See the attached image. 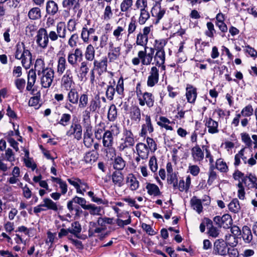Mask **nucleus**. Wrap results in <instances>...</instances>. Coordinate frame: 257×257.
Here are the masks:
<instances>
[{
    "mask_svg": "<svg viewBox=\"0 0 257 257\" xmlns=\"http://www.w3.org/2000/svg\"><path fill=\"white\" fill-rule=\"evenodd\" d=\"M148 48L145 47L144 50L138 52V57L132 59V62L134 65L137 66L141 63L143 65L148 66L152 63L155 50L153 48H150L149 52L147 53V49Z\"/></svg>",
    "mask_w": 257,
    "mask_h": 257,
    "instance_id": "nucleus-1",
    "label": "nucleus"
},
{
    "mask_svg": "<svg viewBox=\"0 0 257 257\" xmlns=\"http://www.w3.org/2000/svg\"><path fill=\"white\" fill-rule=\"evenodd\" d=\"M135 141L134 136L130 130H125L123 133V138L118 144L117 149L119 152H123L127 156L131 147L134 146Z\"/></svg>",
    "mask_w": 257,
    "mask_h": 257,
    "instance_id": "nucleus-2",
    "label": "nucleus"
},
{
    "mask_svg": "<svg viewBox=\"0 0 257 257\" xmlns=\"http://www.w3.org/2000/svg\"><path fill=\"white\" fill-rule=\"evenodd\" d=\"M54 70L51 67L38 74L40 77L41 84L43 87L47 88L51 86L54 78Z\"/></svg>",
    "mask_w": 257,
    "mask_h": 257,
    "instance_id": "nucleus-3",
    "label": "nucleus"
},
{
    "mask_svg": "<svg viewBox=\"0 0 257 257\" xmlns=\"http://www.w3.org/2000/svg\"><path fill=\"white\" fill-rule=\"evenodd\" d=\"M68 183L73 186L76 189L77 194L84 195V193L89 189L87 183L77 177H72L67 179Z\"/></svg>",
    "mask_w": 257,
    "mask_h": 257,
    "instance_id": "nucleus-4",
    "label": "nucleus"
},
{
    "mask_svg": "<svg viewBox=\"0 0 257 257\" xmlns=\"http://www.w3.org/2000/svg\"><path fill=\"white\" fill-rule=\"evenodd\" d=\"M83 57L82 50L79 48H77L72 52L68 53L67 59L71 66L76 67L79 63L82 62Z\"/></svg>",
    "mask_w": 257,
    "mask_h": 257,
    "instance_id": "nucleus-5",
    "label": "nucleus"
},
{
    "mask_svg": "<svg viewBox=\"0 0 257 257\" xmlns=\"http://www.w3.org/2000/svg\"><path fill=\"white\" fill-rule=\"evenodd\" d=\"M74 84L72 71L70 69H67L61 78V87L65 90L68 91L72 89V87Z\"/></svg>",
    "mask_w": 257,
    "mask_h": 257,
    "instance_id": "nucleus-6",
    "label": "nucleus"
},
{
    "mask_svg": "<svg viewBox=\"0 0 257 257\" xmlns=\"http://www.w3.org/2000/svg\"><path fill=\"white\" fill-rule=\"evenodd\" d=\"M233 178L235 180H238L239 182L237 184L238 187V197L240 199L243 200L245 197L244 188L243 185V180L247 178V175L244 176V174L239 170H236L233 174Z\"/></svg>",
    "mask_w": 257,
    "mask_h": 257,
    "instance_id": "nucleus-7",
    "label": "nucleus"
},
{
    "mask_svg": "<svg viewBox=\"0 0 257 257\" xmlns=\"http://www.w3.org/2000/svg\"><path fill=\"white\" fill-rule=\"evenodd\" d=\"M36 42L38 46L43 49H46L49 44L47 31L45 28H41L37 32Z\"/></svg>",
    "mask_w": 257,
    "mask_h": 257,
    "instance_id": "nucleus-8",
    "label": "nucleus"
},
{
    "mask_svg": "<svg viewBox=\"0 0 257 257\" xmlns=\"http://www.w3.org/2000/svg\"><path fill=\"white\" fill-rule=\"evenodd\" d=\"M228 248L227 244L224 239H218L213 243V253L215 255L225 256Z\"/></svg>",
    "mask_w": 257,
    "mask_h": 257,
    "instance_id": "nucleus-9",
    "label": "nucleus"
},
{
    "mask_svg": "<svg viewBox=\"0 0 257 257\" xmlns=\"http://www.w3.org/2000/svg\"><path fill=\"white\" fill-rule=\"evenodd\" d=\"M159 71L156 66L151 67L148 77L147 84L148 86L152 87L156 85L159 82Z\"/></svg>",
    "mask_w": 257,
    "mask_h": 257,
    "instance_id": "nucleus-10",
    "label": "nucleus"
},
{
    "mask_svg": "<svg viewBox=\"0 0 257 257\" xmlns=\"http://www.w3.org/2000/svg\"><path fill=\"white\" fill-rule=\"evenodd\" d=\"M82 128L80 124L78 123H72L69 130L66 132L68 137L73 136L75 139L79 141L82 138Z\"/></svg>",
    "mask_w": 257,
    "mask_h": 257,
    "instance_id": "nucleus-11",
    "label": "nucleus"
},
{
    "mask_svg": "<svg viewBox=\"0 0 257 257\" xmlns=\"http://www.w3.org/2000/svg\"><path fill=\"white\" fill-rule=\"evenodd\" d=\"M155 103V97L154 95L149 92L143 93V96L140 98L139 100L140 105L144 106L145 105L149 108H152L154 106Z\"/></svg>",
    "mask_w": 257,
    "mask_h": 257,
    "instance_id": "nucleus-12",
    "label": "nucleus"
},
{
    "mask_svg": "<svg viewBox=\"0 0 257 257\" xmlns=\"http://www.w3.org/2000/svg\"><path fill=\"white\" fill-rule=\"evenodd\" d=\"M204 149H201L200 147L196 144L191 149V154L192 159L194 162L200 163L204 158Z\"/></svg>",
    "mask_w": 257,
    "mask_h": 257,
    "instance_id": "nucleus-13",
    "label": "nucleus"
},
{
    "mask_svg": "<svg viewBox=\"0 0 257 257\" xmlns=\"http://www.w3.org/2000/svg\"><path fill=\"white\" fill-rule=\"evenodd\" d=\"M117 130L116 126H111V130L106 131L102 136V144L104 147L110 148L113 144V128Z\"/></svg>",
    "mask_w": 257,
    "mask_h": 257,
    "instance_id": "nucleus-14",
    "label": "nucleus"
},
{
    "mask_svg": "<svg viewBox=\"0 0 257 257\" xmlns=\"http://www.w3.org/2000/svg\"><path fill=\"white\" fill-rule=\"evenodd\" d=\"M94 140L92 138V127L87 123L83 135V143L87 148L92 146Z\"/></svg>",
    "mask_w": 257,
    "mask_h": 257,
    "instance_id": "nucleus-15",
    "label": "nucleus"
},
{
    "mask_svg": "<svg viewBox=\"0 0 257 257\" xmlns=\"http://www.w3.org/2000/svg\"><path fill=\"white\" fill-rule=\"evenodd\" d=\"M152 16L155 18V24H158L166 13V10L161 5L153 6L151 10Z\"/></svg>",
    "mask_w": 257,
    "mask_h": 257,
    "instance_id": "nucleus-16",
    "label": "nucleus"
},
{
    "mask_svg": "<svg viewBox=\"0 0 257 257\" xmlns=\"http://www.w3.org/2000/svg\"><path fill=\"white\" fill-rule=\"evenodd\" d=\"M185 95L188 102L194 103L197 96L196 88L191 84H187L186 87Z\"/></svg>",
    "mask_w": 257,
    "mask_h": 257,
    "instance_id": "nucleus-17",
    "label": "nucleus"
},
{
    "mask_svg": "<svg viewBox=\"0 0 257 257\" xmlns=\"http://www.w3.org/2000/svg\"><path fill=\"white\" fill-rule=\"evenodd\" d=\"M154 132L153 125L151 122L150 116L146 115L145 123L142 125L141 131L140 136L142 137H145L148 133H152Z\"/></svg>",
    "mask_w": 257,
    "mask_h": 257,
    "instance_id": "nucleus-18",
    "label": "nucleus"
},
{
    "mask_svg": "<svg viewBox=\"0 0 257 257\" xmlns=\"http://www.w3.org/2000/svg\"><path fill=\"white\" fill-rule=\"evenodd\" d=\"M154 58L156 67H161L163 70L165 69L164 63L165 62V52L164 50H156L155 54H154Z\"/></svg>",
    "mask_w": 257,
    "mask_h": 257,
    "instance_id": "nucleus-19",
    "label": "nucleus"
},
{
    "mask_svg": "<svg viewBox=\"0 0 257 257\" xmlns=\"http://www.w3.org/2000/svg\"><path fill=\"white\" fill-rule=\"evenodd\" d=\"M137 155L142 158L143 160H146L149 157L150 151L148 146L144 143H139L136 146Z\"/></svg>",
    "mask_w": 257,
    "mask_h": 257,
    "instance_id": "nucleus-20",
    "label": "nucleus"
},
{
    "mask_svg": "<svg viewBox=\"0 0 257 257\" xmlns=\"http://www.w3.org/2000/svg\"><path fill=\"white\" fill-rule=\"evenodd\" d=\"M204 122L205 125L208 128V132L211 134H216L219 132L218 122L214 120L212 118H205Z\"/></svg>",
    "mask_w": 257,
    "mask_h": 257,
    "instance_id": "nucleus-21",
    "label": "nucleus"
},
{
    "mask_svg": "<svg viewBox=\"0 0 257 257\" xmlns=\"http://www.w3.org/2000/svg\"><path fill=\"white\" fill-rule=\"evenodd\" d=\"M17 59L21 60L22 65L25 68L29 69L32 64V54L28 49H26L25 51H23L21 58Z\"/></svg>",
    "mask_w": 257,
    "mask_h": 257,
    "instance_id": "nucleus-22",
    "label": "nucleus"
},
{
    "mask_svg": "<svg viewBox=\"0 0 257 257\" xmlns=\"http://www.w3.org/2000/svg\"><path fill=\"white\" fill-rule=\"evenodd\" d=\"M59 11L58 4L53 0H49L46 3V12L50 16L57 14Z\"/></svg>",
    "mask_w": 257,
    "mask_h": 257,
    "instance_id": "nucleus-23",
    "label": "nucleus"
},
{
    "mask_svg": "<svg viewBox=\"0 0 257 257\" xmlns=\"http://www.w3.org/2000/svg\"><path fill=\"white\" fill-rule=\"evenodd\" d=\"M243 182L245 186L248 189H257V178L251 173L247 174V178L244 179Z\"/></svg>",
    "mask_w": 257,
    "mask_h": 257,
    "instance_id": "nucleus-24",
    "label": "nucleus"
},
{
    "mask_svg": "<svg viewBox=\"0 0 257 257\" xmlns=\"http://www.w3.org/2000/svg\"><path fill=\"white\" fill-rule=\"evenodd\" d=\"M89 62L87 61L81 62L78 75L81 81H86L87 80V75L89 70Z\"/></svg>",
    "mask_w": 257,
    "mask_h": 257,
    "instance_id": "nucleus-25",
    "label": "nucleus"
},
{
    "mask_svg": "<svg viewBox=\"0 0 257 257\" xmlns=\"http://www.w3.org/2000/svg\"><path fill=\"white\" fill-rule=\"evenodd\" d=\"M126 183L128 188L132 191H135L138 189L140 186L139 181L135 175L132 173L128 174L126 178Z\"/></svg>",
    "mask_w": 257,
    "mask_h": 257,
    "instance_id": "nucleus-26",
    "label": "nucleus"
},
{
    "mask_svg": "<svg viewBox=\"0 0 257 257\" xmlns=\"http://www.w3.org/2000/svg\"><path fill=\"white\" fill-rule=\"evenodd\" d=\"M67 67L66 59L65 56H59L57 61V73L59 75H62L66 71Z\"/></svg>",
    "mask_w": 257,
    "mask_h": 257,
    "instance_id": "nucleus-27",
    "label": "nucleus"
},
{
    "mask_svg": "<svg viewBox=\"0 0 257 257\" xmlns=\"http://www.w3.org/2000/svg\"><path fill=\"white\" fill-rule=\"evenodd\" d=\"M191 184V178L190 175H188L186 178L185 181L183 178L179 180V182H178L177 189L181 192L185 191L187 192L190 188Z\"/></svg>",
    "mask_w": 257,
    "mask_h": 257,
    "instance_id": "nucleus-28",
    "label": "nucleus"
},
{
    "mask_svg": "<svg viewBox=\"0 0 257 257\" xmlns=\"http://www.w3.org/2000/svg\"><path fill=\"white\" fill-rule=\"evenodd\" d=\"M113 183L118 187L123 185L124 176L120 171H115L111 175Z\"/></svg>",
    "mask_w": 257,
    "mask_h": 257,
    "instance_id": "nucleus-29",
    "label": "nucleus"
},
{
    "mask_svg": "<svg viewBox=\"0 0 257 257\" xmlns=\"http://www.w3.org/2000/svg\"><path fill=\"white\" fill-rule=\"evenodd\" d=\"M98 157V154L94 151H89L87 152L83 158L84 162L86 164L92 165L95 162Z\"/></svg>",
    "mask_w": 257,
    "mask_h": 257,
    "instance_id": "nucleus-30",
    "label": "nucleus"
},
{
    "mask_svg": "<svg viewBox=\"0 0 257 257\" xmlns=\"http://www.w3.org/2000/svg\"><path fill=\"white\" fill-rule=\"evenodd\" d=\"M126 166V162L119 156L115 157L113 162V168L115 171H120Z\"/></svg>",
    "mask_w": 257,
    "mask_h": 257,
    "instance_id": "nucleus-31",
    "label": "nucleus"
},
{
    "mask_svg": "<svg viewBox=\"0 0 257 257\" xmlns=\"http://www.w3.org/2000/svg\"><path fill=\"white\" fill-rule=\"evenodd\" d=\"M43 204L46 207V210H51L57 212L59 210V205L49 198H44L43 200Z\"/></svg>",
    "mask_w": 257,
    "mask_h": 257,
    "instance_id": "nucleus-32",
    "label": "nucleus"
},
{
    "mask_svg": "<svg viewBox=\"0 0 257 257\" xmlns=\"http://www.w3.org/2000/svg\"><path fill=\"white\" fill-rule=\"evenodd\" d=\"M67 99L71 104H76L78 102L79 94L77 90L73 88L68 90Z\"/></svg>",
    "mask_w": 257,
    "mask_h": 257,
    "instance_id": "nucleus-33",
    "label": "nucleus"
},
{
    "mask_svg": "<svg viewBox=\"0 0 257 257\" xmlns=\"http://www.w3.org/2000/svg\"><path fill=\"white\" fill-rule=\"evenodd\" d=\"M36 80V74L35 71L31 70L29 71L28 74V82L26 87L27 91H33L32 87L35 83Z\"/></svg>",
    "mask_w": 257,
    "mask_h": 257,
    "instance_id": "nucleus-34",
    "label": "nucleus"
},
{
    "mask_svg": "<svg viewBox=\"0 0 257 257\" xmlns=\"http://www.w3.org/2000/svg\"><path fill=\"white\" fill-rule=\"evenodd\" d=\"M56 27V32L60 38L65 39L67 33L65 23L63 22H59L57 24Z\"/></svg>",
    "mask_w": 257,
    "mask_h": 257,
    "instance_id": "nucleus-35",
    "label": "nucleus"
},
{
    "mask_svg": "<svg viewBox=\"0 0 257 257\" xmlns=\"http://www.w3.org/2000/svg\"><path fill=\"white\" fill-rule=\"evenodd\" d=\"M245 148L241 149L237 154L235 155L234 165L238 166L240 164V159H242L244 164H247V158L244 155Z\"/></svg>",
    "mask_w": 257,
    "mask_h": 257,
    "instance_id": "nucleus-36",
    "label": "nucleus"
},
{
    "mask_svg": "<svg viewBox=\"0 0 257 257\" xmlns=\"http://www.w3.org/2000/svg\"><path fill=\"white\" fill-rule=\"evenodd\" d=\"M107 61L106 58H103L100 61L94 60L93 62L94 69L100 70L101 72L107 70Z\"/></svg>",
    "mask_w": 257,
    "mask_h": 257,
    "instance_id": "nucleus-37",
    "label": "nucleus"
},
{
    "mask_svg": "<svg viewBox=\"0 0 257 257\" xmlns=\"http://www.w3.org/2000/svg\"><path fill=\"white\" fill-rule=\"evenodd\" d=\"M82 230L80 224L77 222L75 221L71 223V227L68 228L69 233L73 234L75 236L78 237L80 233Z\"/></svg>",
    "mask_w": 257,
    "mask_h": 257,
    "instance_id": "nucleus-38",
    "label": "nucleus"
},
{
    "mask_svg": "<svg viewBox=\"0 0 257 257\" xmlns=\"http://www.w3.org/2000/svg\"><path fill=\"white\" fill-rule=\"evenodd\" d=\"M95 49L91 44H89L86 48L84 56L87 61H92L94 59L95 57Z\"/></svg>",
    "mask_w": 257,
    "mask_h": 257,
    "instance_id": "nucleus-39",
    "label": "nucleus"
},
{
    "mask_svg": "<svg viewBox=\"0 0 257 257\" xmlns=\"http://www.w3.org/2000/svg\"><path fill=\"white\" fill-rule=\"evenodd\" d=\"M242 238L245 243H249L252 239V235L251 230L247 226H244L242 229Z\"/></svg>",
    "mask_w": 257,
    "mask_h": 257,
    "instance_id": "nucleus-40",
    "label": "nucleus"
},
{
    "mask_svg": "<svg viewBox=\"0 0 257 257\" xmlns=\"http://www.w3.org/2000/svg\"><path fill=\"white\" fill-rule=\"evenodd\" d=\"M150 14L148 9L140 10V15L138 18V23L140 25H144L146 22L150 19Z\"/></svg>",
    "mask_w": 257,
    "mask_h": 257,
    "instance_id": "nucleus-41",
    "label": "nucleus"
},
{
    "mask_svg": "<svg viewBox=\"0 0 257 257\" xmlns=\"http://www.w3.org/2000/svg\"><path fill=\"white\" fill-rule=\"evenodd\" d=\"M148 194L150 195L157 196L161 195L159 187L154 184L148 183L146 186Z\"/></svg>",
    "mask_w": 257,
    "mask_h": 257,
    "instance_id": "nucleus-42",
    "label": "nucleus"
},
{
    "mask_svg": "<svg viewBox=\"0 0 257 257\" xmlns=\"http://www.w3.org/2000/svg\"><path fill=\"white\" fill-rule=\"evenodd\" d=\"M148 42V36H145L142 34V32L139 33L136 37V43L137 45L141 46L144 48H148L147 44Z\"/></svg>",
    "mask_w": 257,
    "mask_h": 257,
    "instance_id": "nucleus-43",
    "label": "nucleus"
},
{
    "mask_svg": "<svg viewBox=\"0 0 257 257\" xmlns=\"http://www.w3.org/2000/svg\"><path fill=\"white\" fill-rule=\"evenodd\" d=\"M133 2V0H122L120 4V11L123 13H128L131 11Z\"/></svg>",
    "mask_w": 257,
    "mask_h": 257,
    "instance_id": "nucleus-44",
    "label": "nucleus"
},
{
    "mask_svg": "<svg viewBox=\"0 0 257 257\" xmlns=\"http://www.w3.org/2000/svg\"><path fill=\"white\" fill-rule=\"evenodd\" d=\"M49 68L50 67L46 66L44 59L42 58H38L36 59L35 64V70L37 71L38 74Z\"/></svg>",
    "mask_w": 257,
    "mask_h": 257,
    "instance_id": "nucleus-45",
    "label": "nucleus"
},
{
    "mask_svg": "<svg viewBox=\"0 0 257 257\" xmlns=\"http://www.w3.org/2000/svg\"><path fill=\"white\" fill-rule=\"evenodd\" d=\"M102 208L100 206H97L93 204H87L85 210H88L91 215H101V211Z\"/></svg>",
    "mask_w": 257,
    "mask_h": 257,
    "instance_id": "nucleus-46",
    "label": "nucleus"
},
{
    "mask_svg": "<svg viewBox=\"0 0 257 257\" xmlns=\"http://www.w3.org/2000/svg\"><path fill=\"white\" fill-rule=\"evenodd\" d=\"M191 204L193 209L195 210L198 213H200L203 210V206L201 200L193 197L191 200Z\"/></svg>",
    "mask_w": 257,
    "mask_h": 257,
    "instance_id": "nucleus-47",
    "label": "nucleus"
},
{
    "mask_svg": "<svg viewBox=\"0 0 257 257\" xmlns=\"http://www.w3.org/2000/svg\"><path fill=\"white\" fill-rule=\"evenodd\" d=\"M138 26L137 21L134 17L130 19L127 26V36L133 34L136 30Z\"/></svg>",
    "mask_w": 257,
    "mask_h": 257,
    "instance_id": "nucleus-48",
    "label": "nucleus"
},
{
    "mask_svg": "<svg viewBox=\"0 0 257 257\" xmlns=\"http://www.w3.org/2000/svg\"><path fill=\"white\" fill-rule=\"evenodd\" d=\"M225 242L230 247H235L238 244L237 237L230 234H226L225 236Z\"/></svg>",
    "mask_w": 257,
    "mask_h": 257,
    "instance_id": "nucleus-49",
    "label": "nucleus"
},
{
    "mask_svg": "<svg viewBox=\"0 0 257 257\" xmlns=\"http://www.w3.org/2000/svg\"><path fill=\"white\" fill-rule=\"evenodd\" d=\"M120 55V47H116V48H113V50H110L108 53V58L109 61H113L116 60Z\"/></svg>",
    "mask_w": 257,
    "mask_h": 257,
    "instance_id": "nucleus-50",
    "label": "nucleus"
},
{
    "mask_svg": "<svg viewBox=\"0 0 257 257\" xmlns=\"http://www.w3.org/2000/svg\"><path fill=\"white\" fill-rule=\"evenodd\" d=\"M131 118L132 120L139 121L141 118V110L138 106L133 107L131 111Z\"/></svg>",
    "mask_w": 257,
    "mask_h": 257,
    "instance_id": "nucleus-51",
    "label": "nucleus"
},
{
    "mask_svg": "<svg viewBox=\"0 0 257 257\" xmlns=\"http://www.w3.org/2000/svg\"><path fill=\"white\" fill-rule=\"evenodd\" d=\"M28 16L31 20H37L41 18V10L39 8H33L28 13Z\"/></svg>",
    "mask_w": 257,
    "mask_h": 257,
    "instance_id": "nucleus-52",
    "label": "nucleus"
},
{
    "mask_svg": "<svg viewBox=\"0 0 257 257\" xmlns=\"http://www.w3.org/2000/svg\"><path fill=\"white\" fill-rule=\"evenodd\" d=\"M160 120L158 121L157 124L161 127H164L167 130L172 131L173 128L169 124L171 123L170 120L167 117L161 116L159 118Z\"/></svg>",
    "mask_w": 257,
    "mask_h": 257,
    "instance_id": "nucleus-53",
    "label": "nucleus"
},
{
    "mask_svg": "<svg viewBox=\"0 0 257 257\" xmlns=\"http://www.w3.org/2000/svg\"><path fill=\"white\" fill-rule=\"evenodd\" d=\"M229 210L233 213H237L240 209L239 201L237 199H233L228 205Z\"/></svg>",
    "mask_w": 257,
    "mask_h": 257,
    "instance_id": "nucleus-54",
    "label": "nucleus"
},
{
    "mask_svg": "<svg viewBox=\"0 0 257 257\" xmlns=\"http://www.w3.org/2000/svg\"><path fill=\"white\" fill-rule=\"evenodd\" d=\"M78 107L81 109L85 108L88 103V95L85 93L82 94L79 96Z\"/></svg>",
    "mask_w": 257,
    "mask_h": 257,
    "instance_id": "nucleus-55",
    "label": "nucleus"
},
{
    "mask_svg": "<svg viewBox=\"0 0 257 257\" xmlns=\"http://www.w3.org/2000/svg\"><path fill=\"white\" fill-rule=\"evenodd\" d=\"M88 196L91 198V201L93 202L96 203L98 204H103V205H108V201L106 200H103L100 198H98L94 195L93 192L89 191L87 193Z\"/></svg>",
    "mask_w": 257,
    "mask_h": 257,
    "instance_id": "nucleus-56",
    "label": "nucleus"
},
{
    "mask_svg": "<svg viewBox=\"0 0 257 257\" xmlns=\"http://www.w3.org/2000/svg\"><path fill=\"white\" fill-rule=\"evenodd\" d=\"M117 110L115 105L112 104L110 106L107 118L109 121H113L117 117Z\"/></svg>",
    "mask_w": 257,
    "mask_h": 257,
    "instance_id": "nucleus-57",
    "label": "nucleus"
},
{
    "mask_svg": "<svg viewBox=\"0 0 257 257\" xmlns=\"http://www.w3.org/2000/svg\"><path fill=\"white\" fill-rule=\"evenodd\" d=\"M113 16L112 8L110 5H107L104 9L102 19L106 21H109Z\"/></svg>",
    "mask_w": 257,
    "mask_h": 257,
    "instance_id": "nucleus-58",
    "label": "nucleus"
},
{
    "mask_svg": "<svg viewBox=\"0 0 257 257\" xmlns=\"http://www.w3.org/2000/svg\"><path fill=\"white\" fill-rule=\"evenodd\" d=\"M124 31V28L121 26H117L113 32V36L115 39L116 41H120L122 40L123 32Z\"/></svg>",
    "mask_w": 257,
    "mask_h": 257,
    "instance_id": "nucleus-59",
    "label": "nucleus"
},
{
    "mask_svg": "<svg viewBox=\"0 0 257 257\" xmlns=\"http://www.w3.org/2000/svg\"><path fill=\"white\" fill-rule=\"evenodd\" d=\"M207 233L209 236L213 238H217L219 237L220 230L218 228L211 225V226L207 227Z\"/></svg>",
    "mask_w": 257,
    "mask_h": 257,
    "instance_id": "nucleus-60",
    "label": "nucleus"
},
{
    "mask_svg": "<svg viewBox=\"0 0 257 257\" xmlns=\"http://www.w3.org/2000/svg\"><path fill=\"white\" fill-rule=\"evenodd\" d=\"M206 26L207 30L205 32V35L211 38H213L214 35L216 33L213 24L212 22H208L206 24Z\"/></svg>",
    "mask_w": 257,
    "mask_h": 257,
    "instance_id": "nucleus-61",
    "label": "nucleus"
},
{
    "mask_svg": "<svg viewBox=\"0 0 257 257\" xmlns=\"http://www.w3.org/2000/svg\"><path fill=\"white\" fill-rule=\"evenodd\" d=\"M167 182L169 184L172 185L174 189H177L178 180L175 174L167 175Z\"/></svg>",
    "mask_w": 257,
    "mask_h": 257,
    "instance_id": "nucleus-62",
    "label": "nucleus"
},
{
    "mask_svg": "<svg viewBox=\"0 0 257 257\" xmlns=\"http://www.w3.org/2000/svg\"><path fill=\"white\" fill-rule=\"evenodd\" d=\"M216 168L222 172H226L228 170V167L226 163L221 159L217 160L216 162Z\"/></svg>",
    "mask_w": 257,
    "mask_h": 257,
    "instance_id": "nucleus-63",
    "label": "nucleus"
},
{
    "mask_svg": "<svg viewBox=\"0 0 257 257\" xmlns=\"http://www.w3.org/2000/svg\"><path fill=\"white\" fill-rule=\"evenodd\" d=\"M200 172L199 167L197 165L189 164L188 168V172L192 176L196 177Z\"/></svg>",
    "mask_w": 257,
    "mask_h": 257,
    "instance_id": "nucleus-64",
    "label": "nucleus"
}]
</instances>
